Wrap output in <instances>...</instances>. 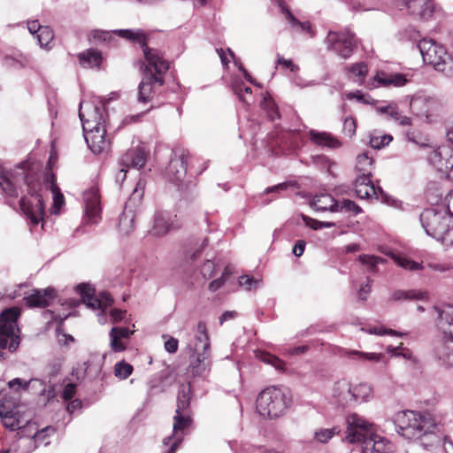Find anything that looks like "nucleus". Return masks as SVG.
I'll list each match as a JSON object with an SVG mask.
<instances>
[{"label":"nucleus","instance_id":"f257e3e1","mask_svg":"<svg viewBox=\"0 0 453 453\" xmlns=\"http://www.w3.org/2000/svg\"><path fill=\"white\" fill-rule=\"evenodd\" d=\"M23 184L27 187V195L19 200L20 210L31 224L36 226L45 215L44 188L42 181L27 170L25 162L13 171H0V188L9 205H13L12 200L19 196Z\"/></svg>","mask_w":453,"mask_h":453},{"label":"nucleus","instance_id":"f03ea898","mask_svg":"<svg viewBox=\"0 0 453 453\" xmlns=\"http://www.w3.org/2000/svg\"><path fill=\"white\" fill-rule=\"evenodd\" d=\"M392 421L397 434L410 441H420L425 448L441 442L438 424L429 412L402 411L393 416Z\"/></svg>","mask_w":453,"mask_h":453},{"label":"nucleus","instance_id":"7ed1b4c3","mask_svg":"<svg viewBox=\"0 0 453 453\" xmlns=\"http://www.w3.org/2000/svg\"><path fill=\"white\" fill-rule=\"evenodd\" d=\"M79 117L82 123L85 141L94 154H100L108 148L105 138V119L107 113L100 98L81 101Z\"/></svg>","mask_w":453,"mask_h":453},{"label":"nucleus","instance_id":"20e7f679","mask_svg":"<svg viewBox=\"0 0 453 453\" xmlns=\"http://www.w3.org/2000/svg\"><path fill=\"white\" fill-rule=\"evenodd\" d=\"M118 35L119 37L133 42H137L141 45L145 60L143 74L151 73L164 77V75L169 70L170 64L164 58V55L161 51L157 49L150 48L147 45L146 35L142 30L119 29L114 30L112 32L99 31L96 32L95 38L104 42H111L113 39V35Z\"/></svg>","mask_w":453,"mask_h":453},{"label":"nucleus","instance_id":"39448f33","mask_svg":"<svg viewBox=\"0 0 453 453\" xmlns=\"http://www.w3.org/2000/svg\"><path fill=\"white\" fill-rule=\"evenodd\" d=\"M188 349L192 358L191 367L195 375H203L211 367V342L206 323L199 321L194 339L188 343Z\"/></svg>","mask_w":453,"mask_h":453},{"label":"nucleus","instance_id":"423d86ee","mask_svg":"<svg viewBox=\"0 0 453 453\" xmlns=\"http://www.w3.org/2000/svg\"><path fill=\"white\" fill-rule=\"evenodd\" d=\"M291 395L287 388L270 387L262 390L257 398V411L269 418H279L290 406Z\"/></svg>","mask_w":453,"mask_h":453},{"label":"nucleus","instance_id":"0eeeda50","mask_svg":"<svg viewBox=\"0 0 453 453\" xmlns=\"http://www.w3.org/2000/svg\"><path fill=\"white\" fill-rule=\"evenodd\" d=\"M19 315L20 311L17 308L6 309L0 314V360L7 358L3 349H8L12 353L19 348V336L17 332Z\"/></svg>","mask_w":453,"mask_h":453},{"label":"nucleus","instance_id":"6e6552de","mask_svg":"<svg viewBox=\"0 0 453 453\" xmlns=\"http://www.w3.org/2000/svg\"><path fill=\"white\" fill-rule=\"evenodd\" d=\"M423 61L449 75L453 71V58L445 47L431 39H422L418 44Z\"/></svg>","mask_w":453,"mask_h":453},{"label":"nucleus","instance_id":"1a4fd4ad","mask_svg":"<svg viewBox=\"0 0 453 453\" xmlns=\"http://www.w3.org/2000/svg\"><path fill=\"white\" fill-rule=\"evenodd\" d=\"M420 221L426 233L437 241L443 242L449 231L450 217L443 210L426 209L420 214Z\"/></svg>","mask_w":453,"mask_h":453},{"label":"nucleus","instance_id":"9d476101","mask_svg":"<svg viewBox=\"0 0 453 453\" xmlns=\"http://www.w3.org/2000/svg\"><path fill=\"white\" fill-rule=\"evenodd\" d=\"M347 428L344 440L349 443H365L371 438H375L373 424L357 413L347 417Z\"/></svg>","mask_w":453,"mask_h":453},{"label":"nucleus","instance_id":"9b49d317","mask_svg":"<svg viewBox=\"0 0 453 453\" xmlns=\"http://www.w3.org/2000/svg\"><path fill=\"white\" fill-rule=\"evenodd\" d=\"M0 417L6 428L12 431L21 430V434L25 433L26 426L35 425L30 422L31 415L21 412L19 406L11 404L5 397L0 400Z\"/></svg>","mask_w":453,"mask_h":453},{"label":"nucleus","instance_id":"f8f14e48","mask_svg":"<svg viewBox=\"0 0 453 453\" xmlns=\"http://www.w3.org/2000/svg\"><path fill=\"white\" fill-rule=\"evenodd\" d=\"M325 42L329 50L334 51L344 59L349 58L352 55L357 46L354 34L348 29L341 32L330 31Z\"/></svg>","mask_w":453,"mask_h":453},{"label":"nucleus","instance_id":"ddd939ff","mask_svg":"<svg viewBox=\"0 0 453 453\" xmlns=\"http://www.w3.org/2000/svg\"><path fill=\"white\" fill-rule=\"evenodd\" d=\"M145 183L140 179L128 199L126 207L119 218L118 229L121 234L127 235L134 228L135 213L132 205L139 203L143 196Z\"/></svg>","mask_w":453,"mask_h":453},{"label":"nucleus","instance_id":"4468645a","mask_svg":"<svg viewBox=\"0 0 453 453\" xmlns=\"http://www.w3.org/2000/svg\"><path fill=\"white\" fill-rule=\"evenodd\" d=\"M192 419L186 412L175 411L173 424V434L164 439L165 445H170L166 453H175L183 441L186 430L190 426Z\"/></svg>","mask_w":453,"mask_h":453},{"label":"nucleus","instance_id":"2eb2a0df","mask_svg":"<svg viewBox=\"0 0 453 453\" xmlns=\"http://www.w3.org/2000/svg\"><path fill=\"white\" fill-rule=\"evenodd\" d=\"M82 302L92 309H101L103 311L112 304V298L107 292H100L95 296V289L87 284H80L76 288Z\"/></svg>","mask_w":453,"mask_h":453},{"label":"nucleus","instance_id":"dca6fc26","mask_svg":"<svg viewBox=\"0 0 453 453\" xmlns=\"http://www.w3.org/2000/svg\"><path fill=\"white\" fill-rule=\"evenodd\" d=\"M165 84V78L151 73L143 74L138 86V101L150 102L157 90Z\"/></svg>","mask_w":453,"mask_h":453},{"label":"nucleus","instance_id":"f3484780","mask_svg":"<svg viewBox=\"0 0 453 453\" xmlns=\"http://www.w3.org/2000/svg\"><path fill=\"white\" fill-rule=\"evenodd\" d=\"M85 203V220L87 224H97L101 219V205L98 189L95 187L83 194Z\"/></svg>","mask_w":453,"mask_h":453},{"label":"nucleus","instance_id":"a211bd4d","mask_svg":"<svg viewBox=\"0 0 453 453\" xmlns=\"http://www.w3.org/2000/svg\"><path fill=\"white\" fill-rule=\"evenodd\" d=\"M187 173V165H186V155L184 151L181 153L174 154V156L171 158L166 170L165 175L166 178L179 188L182 186L184 178Z\"/></svg>","mask_w":453,"mask_h":453},{"label":"nucleus","instance_id":"6ab92c4d","mask_svg":"<svg viewBox=\"0 0 453 453\" xmlns=\"http://www.w3.org/2000/svg\"><path fill=\"white\" fill-rule=\"evenodd\" d=\"M176 216L169 211H157L154 215L153 226L150 234L154 236H163L170 230L179 227Z\"/></svg>","mask_w":453,"mask_h":453},{"label":"nucleus","instance_id":"aec40b11","mask_svg":"<svg viewBox=\"0 0 453 453\" xmlns=\"http://www.w3.org/2000/svg\"><path fill=\"white\" fill-rule=\"evenodd\" d=\"M353 184L357 196L361 199H380L385 196L383 189L376 187L371 177H356Z\"/></svg>","mask_w":453,"mask_h":453},{"label":"nucleus","instance_id":"412c9836","mask_svg":"<svg viewBox=\"0 0 453 453\" xmlns=\"http://www.w3.org/2000/svg\"><path fill=\"white\" fill-rule=\"evenodd\" d=\"M408 80L402 73H388L385 72H377L372 81L365 87L373 89L379 87H403Z\"/></svg>","mask_w":453,"mask_h":453},{"label":"nucleus","instance_id":"4be33fe9","mask_svg":"<svg viewBox=\"0 0 453 453\" xmlns=\"http://www.w3.org/2000/svg\"><path fill=\"white\" fill-rule=\"evenodd\" d=\"M148 157V152L142 146L129 149L124 153L119 161V166H132L137 169L144 166Z\"/></svg>","mask_w":453,"mask_h":453},{"label":"nucleus","instance_id":"5701e85b","mask_svg":"<svg viewBox=\"0 0 453 453\" xmlns=\"http://www.w3.org/2000/svg\"><path fill=\"white\" fill-rule=\"evenodd\" d=\"M403 5L409 14L423 20L428 19L434 12L431 0H403Z\"/></svg>","mask_w":453,"mask_h":453},{"label":"nucleus","instance_id":"b1692460","mask_svg":"<svg viewBox=\"0 0 453 453\" xmlns=\"http://www.w3.org/2000/svg\"><path fill=\"white\" fill-rule=\"evenodd\" d=\"M434 354L443 364L453 366V337L445 334L437 342Z\"/></svg>","mask_w":453,"mask_h":453},{"label":"nucleus","instance_id":"393cba45","mask_svg":"<svg viewBox=\"0 0 453 453\" xmlns=\"http://www.w3.org/2000/svg\"><path fill=\"white\" fill-rule=\"evenodd\" d=\"M362 453H396L395 446L388 440L377 435L362 446Z\"/></svg>","mask_w":453,"mask_h":453},{"label":"nucleus","instance_id":"a878e982","mask_svg":"<svg viewBox=\"0 0 453 453\" xmlns=\"http://www.w3.org/2000/svg\"><path fill=\"white\" fill-rule=\"evenodd\" d=\"M352 388L347 380H340L334 384L332 395L341 405H351Z\"/></svg>","mask_w":453,"mask_h":453},{"label":"nucleus","instance_id":"bb28decb","mask_svg":"<svg viewBox=\"0 0 453 453\" xmlns=\"http://www.w3.org/2000/svg\"><path fill=\"white\" fill-rule=\"evenodd\" d=\"M54 296V289L48 288L45 289H35L31 295L25 297L26 304L30 307H46L50 304Z\"/></svg>","mask_w":453,"mask_h":453},{"label":"nucleus","instance_id":"cd10ccee","mask_svg":"<svg viewBox=\"0 0 453 453\" xmlns=\"http://www.w3.org/2000/svg\"><path fill=\"white\" fill-rule=\"evenodd\" d=\"M309 136L313 143L320 147L337 149L342 146V142L337 138L326 132L311 130Z\"/></svg>","mask_w":453,"mask_h":453},{"label":"nucleus","instance_id":"c85d7f7f","mask_svg":"<svg viewBox=\"0 0 453 453\" xmlns=\"http://www.w3.org/2000/svg\"><path fill=\"white\" fill-rule=\"evenodd\" d=\"M43 185L44 197L48 196L50 191L53 197L55 207H60L64 203V196L60 192L57 184L55 183V177L53 174H47L44 180L42 182Z\"/></svg>","mask_w":453,"mask_h":453},{"label":"nucleus","instance_id":"c756f323","mask_svg":"<svg viewBox=\"0 0 453 453\" xmlns=\"http://www.w3.org/2000/svg\"><path fill=\"white\" fill-rule=\"evenodd\" d=\"M80 65L84 68L99 67L102 62V54L96 50L88 49L78 55Z\"/></svg>","mask_w":453,"mask_h":453},{"label":"nucleus","instance_id":"7c9ffc66","mask_svg":"<svg viewBox=\"0 0 453 453\" xmlns=\"http://www.w3.org/2000/svg\"><path fill=\"white\" fill-rule=\"evenodd\" d=\"M372 398V388L367 383H359L352 388L351 404L368 402Z\"/></svg>","mask_w":453,"mask_h":453},{"label":"nucleus","instance_id":"2f4dec72","mask_svg":"<svg viewBox=\"0 0 453 453\" xmlns=\"http://www.w3.org/2000/svg\"><path fill=\"white\" fill-rule=\"evenodd\" d=\"M311 206L317 211L336 212L337 200L328 194H321L312 199Z\"/></svg>","mask_w":453,"mask_h":453},{"label":"nucleus","instance_id":"473e14b6","mask_svg":"<svg viewBox=\"0 0 453 453\" xmlns=\"http://www.w3.org/2000/svg\"><path fill=\"white\" fill-rule=\"evenodd\" d=\"M372 169L373 160L367 153H363L357 157L356 177H372Z\"/></svg>","mask_w":453,"mask_h":453},{"label":"nucleus","instance_id":"72a5a7b5","mask_svg":"<svg viewBox=\"0 0 453 453\" xmlns=\"http://www.w3.org/2000/svg\"><path fill=\"white\" fill-rule=\"evenodd\" d=\"M427 298L426 292L416 289L395 290L390 296L392 301H411V300H425Z\"/></svg>","mask_w":453,"mask_h":453},{"label":"nucleus","instance_id":"f704fd0d","mask_svg":"<svg viewBox=\"0 0 453 453\" xmlns=\"http://www.w3.org/2000/svg\"><path fill=\"white\" fill-rule=\"evenodd\" d=\"M349 78L358 85H362L368 73V67L364 62L356 63L348 69Z\"/></svg>","mask_w":453,"mask_h":453},{"label":"nucleus","instance_id":"c9c22d12","mask_svg":"<svg viewBox=\"0 0 453 453\" xmlns=\"http://www.w3.org/2000/svg\"><path fill=\"white\" fill-rule=\"evenodd\" d=\"M191 387L190 384L181 385L177 397V408L175 411L185 412L190 404Z\"/></svg>","mask_w":453,"mask_h":453},{"label":"nucleus","instance_id":"e433bc0d","mask_svg":"<svg viewBox=\"0 0 453 453\" xmlns=\"http://www.w3.org/2000/svg\"><path fill=\"white\" fill-rule=\"evenodd\" d=\"M450 153V148L449 147H439L436 150L431 151L428 155L429 162L438 170L443 169L442 165L446 157Z\"/></svg>","mask_w":453,"mask_h":453},{"label":"nucleus","instance_id":"4c0bfd02","mask_svg":"<svg viewBox=\"0 0 453 453\" xmlns=\"http://www.w3.org/2000/svg\"><path fill=\"white\" fill-rule=\"evenodd\" d=\"M29 388L41 395H46L48 399L53 397L54 395L53 389L47 390L46 383L40 379H31L28 381L25 382L23 389L27 390Z\"/></svg>","mask_w":453,"mask_h":453},{"label":"nucleus","instance_id":"58836bf2","mask_svg":"<svg viewBox=\"0 0 453 453\" xmlns=\"http://www.w3.org/2000/svg\"><path fill=\"white\" fill-rule=\"evenodd\" d=\"M232 90L234 95H236L239 98V100L244 104H250V101L246 96V95L250 96L252 93V90L250 87L245 86L243 81H234L231 85Z\"/></svg>","mask_w":453,"mask_h":453},{"label":"nucleus","instance_id":"ea45409f","mask_svg":"<svg viewBox=\"0 0 453 453\" xmlns=\"http://www.w3.org/2000/svg\"><path fill=\"white\" fill-rule=\"evenodd\" d=\"M347 357L357 361L380 362L383 357V355L381 353H370L361 352L358 350H351L347 352Z\"/></svg>","mask_w":453,"mask_h":453},{"label":"nucleus","instance_id":"a19ab883","mask_svg":"<svg viewBox=\"0 0 453 453\" xmlns=\"http://www.w3.org/2000/svg\"><path fill=\"white\" fill-rule=\"evenodd\" d=\"M369 144L372 148L380 150L385 146L388 145L393 140L390 134H379L377 132H373L369 136Z\"/></svg>","mask_w":453,"mask_h":453},{"label":"nucleus","instance_id":"79ce46f5","mask_svg":"<svg viewBox=\"0 0 453 453\" xmlns=\"http://www.w3.org/2000/svg\"><path fill=\"white\" fill-rule=\"evenodd\" d=\"M334 210L336 212H351L353 215H357L362 211V209L349 199L337 200V206Z\"/></svg>","mask_w":453,"mask_h":453},{"label":"nucleus","instance_id":"37998d69","mask_svg":"<svg viewBox=\"0 0 453 453\" xmlns=\"http://www.w3.org/2000/svg\"><path fill=\"white\" fill-rule=\"evenodd\" d=\"M261 107L266 111V114L271 120L280 119V116L278 106L270 96L264 97L261 102Z\"/></svg>","mask_w":453,"mask_h":453},{"label":"nucleus","instance_id":"c03bdc74","mask_svg":"<svg viewBox=\"0 0 453 453\" xmlns=\"http://www.w3.org/2000/svg\"><path fill=\"white\" fill-rule=\"evenodd\" d=\"M208 244H209L208 238H203V240L198 241L187 252L188 257L192 261L197 260L198 258L201 257L203 250L207 248Z\"/></svg>","mask_w":453,"mask_h":453},{"label":"nucleus","instance_id":"a18cd8bd","mask_svg":"<svg viewBox=\"0 0 453 453\" xmlns=\"http://www.w3.org/2000/svg\"><path fill=\"white\" fill-rule=\"evenodd\" d=\"M133 366L124 360L118 362L114 365V375L119 380H125L133 372Z\"/></svg>","mask_w":453,"mask_h":453},{"label":"nucleus","instance_id":"49530a36","mask_svg":"<svg viewBox=\"0 0 453 453\" xmlns=\"http://www.w3.org/2000/svg\"><path fill=\"white\" fill-rule=\"evenodd\" d=\"M36 37L42 48H48L54 38V34L51 28L49 27H43L40 29Z\"/></svg>","mask_w":453,"mask_h":453},{"label":"nucleus","instance_id":"de8ad7c7","mask_svg":"<svg viewBox=\"0 0 453 453\" xmlns=\"http://www.w3.org/2000/svg\"><path fill=\"white\" fill-rule=\"evenodd\" d=\"M283 12L286 15L287 20L291 24L294 28L301 31L309 32L311 30V25L309 22L299 21L288 9H283Z\"/></svg>","mask_w":453,"mask_h":453},{"label":"nucleus","instance_id":"09e8293b","mask_svg":"<svg viewBox=\"0 0 453 453\" xmlns=\"http://www.w3.org/2000/svg\"><path fill=\"white\" fill-rule=\"evenodd\" d=\"M439 319L441 322H445L449 326V335L453 337V308L448 307L439 311Z\"/></svg>","mask_w":453,"mask_h":453},{"label":"nucleus","instance_id":"8fccbe9b","mask_svg":"<svg viewBox=\"0 0 453 453\" xmlns=\"http://www.w3.org/2000/svg\"><path fill=\"white\" fill-rule=\"evenodd\" d=\"M53 431V429L50 426L42 428L40 431H36V433L33 435V441L35 443V448L40 445H48L50 441L47 440L50 432Z\"/></svg>","mask_w":453,"mask_h":453},{"label":"nucleus","instance_id":"3c124183","mask_svg":"<svg viewBox=\"0 0 453 453\" xmlns=\"http://www.w3.org/2000/svg\"><path fill=\"white\" fill-rule=\"evenodd\" d=\"M303 219L306 226H310L313 230H319L321 228H330L335 226L334 222L328 221H319L314 219H311L308 216H303Z\"/></svg>","mask_w":453,"mask_h":453},{"label":"nucleus","instance_id":"603ef678","mask_svg":"<svg viewBox=\"0 0 453 453\" xmlns=\"http://www.w3.org/2000/svg\"><path fill=\"white\" fill-rule=\"evenodd\" d=\"M230 274H231V271H230L229 267L226 266L224 268V271L222 272L220 277L212 280L209 284V287H208L209 290L211 292L217 291L219 288H220L225 284L226 280H227V278L229 277Z\"/></svg>","mask_w":453,"mask_h":453},{"label":"nucleus","instance_id":"864d4df0","mask_svg":"<svg viewBox=\"0 0 453 453\" xmlns=\"http://www.w3.org/2000/svg\"><path fill=\"white\" fill-rule=\"evenodd\" d=\"M395 261L399 266L409 271H418L422 269L421 264L412 261L407 257H397Z\"/></svg>","mask_w":453,"mask_h":453},{"label":"nucleus","instance_id":"5fc2aeb1","mask_svg":"<svg viewBox=\"0 0 453 453\" xmlns=\"http://www.w3.org/2000/svg\"><path fill=\"white\" fill-rule=\"evenodd\" d=\"M359 261L368 266L369 270L374 272L378 264L383 261V258L376 256L361 255Z\"/></svg>","mask_w":453,"mask_h":453},{"label":"nucleus","instance_id":"6e6d98bb","mask_svg":"<svg viewBox=\"0 0 453 453\" xmlns=\"http://www.w3.org/2000/svg\"><path fill=\"white\" fill-rule=\"evenodd\" d=\"M261 360L266 364L272 365L277 370H283L285 366V363L281 359L269 353H263L261 355Z\"/></svg>","mask_w":453,"mask_h":453},{"label":"nucleus","instance_id":"4d7b16f0","mask_svg":"<svg viewBox=\"0 0 453 453\" xmlns=\"http://www.w3.org/2000/svg\"><path fill=\"white\" fill-rule=\"evenodd\" d=\"M216 265L212 259L207 258L201 267V273L205 279H210L215 276Z\"/></svg>","mask_w":453,"mask_h":453},{"label":"nucleus","instance_id":"13d9d810","mask_svg":"<svg viewBox=\"0 0 453 453\" xmlns=\"http://www.w3.org/2000/svg\"><path fill=\"white\" fill-rule=\"evenodd\" d=\"M110 346L114 352H121L126 349V345L118 334H114L110 331Z\"/></svg>","mask_w":453,"mask_h":453},{"label":"nucleus","instance_id":"bf43d9fd","mask_svg":"<svg viewBox=\"0 0 453 453\" xmlns=\"http://www.w3.org/2000/svg\"><path fill=\"white\" fill-rule=\"evenodd\" d=\"M239 285L244 287L247 290L256 288L259 286L260 280H255L249 275H242L239 277Z\"/></svg>","mask_w":453,"mask_h":453},{"label":"nucleus","instance_id":"052dcab7","mask_svg":"<svg viewBox=\"0 0 453 453\" xmlns=\"http://www.w3.org/2000/svg\"><path fill=\"white\" fill-rule=\"evenodd\" d=\"M336 433V428L332 429H320L315 433V438L320 442H326L331 439Z\"/></svg>","mask_w":453,"mask_h":453},{"label":"nucleus","instance_id":"680f3d73","mask_svg":"<svg viewBox=\"0 0 453 453\" xmlns=\"http://www.w3.org/2000/svg\"><path fill=\"white\" fill-rule=\"evenodd\" d=\"M365 332H367L368 334H376V335H384V334H389V335H392V336H402L403 335V334L402 333H399L395 330H393V329H385L383 327H376V326H373V327H371L367 330H365Z\"/></svg>","mask_w":453,"mask_h":453},{"label":"nucleus","instance_id":"e2e57ef3","mask_svg":"<svg viewBox=\"0 0 453 453\" xmlns=\"http://www.w3.org/2000/svg\"><path fill=\"white\" fill-rule=\"evenodd\" d=\"M356 127H357L356 121H355V119L353 118L348 117V118H346L344 119V122H343V132L348 136H352V135L355 134Z\"/></svg>","mask_w":453,"mask_h":453},{"label":"nucleus","instance_id":"0e129e2a","mask_svg":"<svg viewBox=\"0 0 453 453\" xmlns=\"http://www.w3.org/2000/svg\"><path fill=\"white\" fill-rule=\"evenodd\" d=\"M377 111L380 113H385L389 115L393 119H395V117L398 116V108L395 104H388L386 106H381L377 108Z\"/></svg>","mask_w":453,"mask_h":453},{"label":"nucleus","instance_id":"69168bd1","mask_svg":"<svg viewBox=\"0 0 453 453\" xmlns=\"http://www.w3.org/2000/svg\"><path fill=\"white\" fill-rule=\"evenodd\" d=\"M277 65L290 69L292 73H296L299 70L298 65H295L291 59H285L280 55H278Z\"/></svg>","mask_w":453,"mask_h":453},{"label":"nucleus","instance_id":"338daca9","mask_svg":"<svg viewBox=\"0 0 453 453\" xmlns=\"http://www.w3.org/2000/svg\"><path fill=\"white\" fill-rule=\"evenodd\" d=\"M372 280L368 277L365 284H363L358 290V298L365 301L371 292Z\"/></svg>","mask_w":453,"mask_h":453},{"label":"nucleus","instance_id":"774afa93","mask_svg":"<svg viewBox=\"0 0 453 453\" xmlns=\"http://www.w3.org/2000/svg\"><path fill=\"white\" fill-rule=\"evenodd\" d=\"M111 331L116 334H118L119 336L124 340V339H129L130 336L134 334V331L128 329L127 327H121V326H115L111 329Z\"/></svg>","mask_w":453,"mask_h":453}]
</instances>
